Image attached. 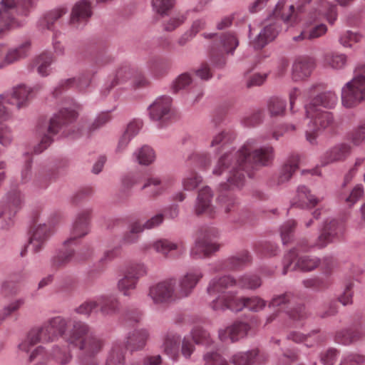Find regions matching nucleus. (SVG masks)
I'll return each instance as SVG.
<instances>
[{
    "label": "nucleus",
    "mask_w": 365,
    "mask_h": 365,
    "mask_svg": "<svg viewBox=\"0 0 365 365\" xmlns=\"http://www.w3.org/2000/svg\"><path fill=\"white\" fill-rule=\"evenodd\" d=\"M256 144V140L249 139L237 153H225L220 158L212 173L221 175L227 173V182L220 185L221 192L240 189L245 184L244 171L250 175L255 166L267 165L272 160L273 148H257Z\"/></svg>",
    "instance_id": "1"
},
{
    "label": "nucleus",
    "mask_w": 365,
    "mask_h": 365,
    "mask_svg": "<svg viewBox=\"0 0 365 365\" xmlns=\"http://www.w3.org/2000/svg\"><path fill=\"white\" fill-rule=\"evenodd\" d=\"M57 336H63L83 351L86 356L82 359L83 365H97L93 356L101 351L104 342L81 321H49L46 327L31 331L28 339L30 344H35L41 340H53Z\"/></svg>",
    "instance_id": "2"
},
{
    "label": "nucleus",
    "mask_w": 365,
    "mask_h": 365,
    "mask_svg": "<svg viewBox=\"0 0 365 365\" xmlns=\"http://www.w3.org/2000/svg\"><path fill=\"white\" fill-rule=\"evenodd\" d=\"M299 2V7L311 4L312 9L305 19L303 30L293 38L294 41L312 40L326 34L327 26L320 21L325 18L330 25H333L338 16L336 6L329 0H300Z\"/></svg>",
    "instance_id": "3"
},
{
    "label": "nucleus",
    "mask_w": 365,
    "mask_h": 365,
    "mask_svg": "<svg viewBox=\"0 0 365 365\" xmlns=\"http://www.w3.org/2000/svg\"><path fill=\"white\" fill-rule=\"evenodd\" d=\"M286 0H279L273 13L262 24V29L257 36L251 41L255 49H261L273 41L282 30V21L292 24L296 21L294 6H285Z\"/></svg>",
    "instance_id": "4"
},
{
    "label": "nucleus",
    "mask_w": 365,
    "mask_h": 365,
    "mask_svg": "<svg viewBox=\"0 0 365 365\" xmlns=\"http://www.w3.org/2000/svg\"><path fill=\"white\" fill-rule=\"evenodd\" d=\"M4 103L20 110L23 106V84H18L0 94V145L8 147L11 144L14 135L11 128L5 122L9 120L13 114L4 105Z\"/></svg>",
    "instance_id": "5"
},
{
    "label": "nucleus",
    "mask_w": 365,
    "mask_h": 365,
    "mask_svg": "<svg viewBox=\"0 0 365 365\" xmlns=\"http://www.w3.org/2000/svg\"><path fill=\"white\" fill-rule=\"evenodd\" d=\"M266 306V301L257 296L237 297L235 292H228L219 295L211 304V308L217 312L230 310L240 312L244 309L254 312L262 310Z\"/></svg>",
    "instance_id": "6"
},
{
    "label": "nucleus",
    "mask_w": 365,
    "mask_h": 365,
    "mask_svg": "<svg viewBox=\"0 0 365 365\" xmlns=\"http://www.w3.org/2000/svg\"><path fill=\"white\" fill-rule=\"evenodd\" d=\"M341 99L346 108L365 103V64H359L355 68L353 78L341 88Z\"/></svg>",
    "instance_id": "7"
},
{
    "label": "nucleus",
    "mask_w": 365,
    "mask_h": 365,
    "mask_svg": "<svg viewBox=\"0 0 365 365\" xmlns=\"http://www.w3.org/2000/svg\"><path fill=\"white\" fill-rule=\"evenodd\" d=\"M314 247H317L316 243L309 244L307 240H301L296 247L284 255L282 274H286L289 271L297 269L309 272L317 268L320 264L319 259L309 255H299L300 251L307 252Z\"/></svg>",
    "instance_id": "8"
},
{
    "label": "nucleus",
    "mask_w": 365,
    "mask_h": 365,
    "mask_svg": "<svg viewBox=\"0 0 365 365\" xmlns=\"http://www.w3.org/2000/svg\"><path fill=\"white\" fill-rule=\"evenodd\" d=\"M75 312L87 317L96 313L100 314L98 317H114L120 314V302L115 297L101 296L96 299L84 302L76 308Z\"/></svg>",
    "instance_id": "9"
},
{
    "label": "nucleus",
    "mask_w": 365,
    "mask_h": 365,
    "mask_svg": "<svg viewBox=\"0 0 365 365\" xmlns=\"http://www.w3.org/2000/svg\"><path fill=\"white\" fill-rule=\"evenodd\" d=\"M262 284L261 278L256 274H244L235 279L230 275H225L220 277L213 278L207 287V292L210 294L226 293L225 291L234 286H237L242 289L254 290Z\"/></svg>",
    "instance_id": "10"
},
{
    "label": "nucleus",
    "mask_w": 365,
    "mask_h": 365,
    "mask_svg": "<svg viewBox=\"0 0 365 365\" xmlns=\"http://www.w3.org/2000/svg\"><path fill=\"white\" fill-rule=\"evenodd\" d=\"M326 86L324 83H317L312 84L306 93L310 98L305 106L307 116H313L314 113L322 110L321 107L333 108L336 105L338 97L334 91H324Z\"/></svg>",
    "instance_id": "11"
},
{
    "label": "nucleus",
    "mask_w": 365,
    "mask_h": 365,
    "mask_svg": "<svg viewBox=\"0 0 365 365\" xmlns=\"http://www.w3.org/2000/svg\"><path fill=\"white\" fill-rule=\"evenodd\" d=\"M220 235L219 230L213 227L202 228L191 248L190 256L193 259H202L210 256L219 250L220 245L215 240Z\"/></svg>",
    "instance_id": "12"
},
{
    "label": "nucleus",
    "mask_w": 365,
    "mask_h": 365,
    "mask_svg": "<svg viewBox=\"0 0 365 365\" xmlns=\"http://www.w3.org/2000/svg\"><path fill=\"white\" fill-rule=\"evenodd\" d=\"M77 116L78 113L74 109L63 108L51 118L39 145L35 148V153H40L46 149L52 143L53 136L56 135L64 126L74 120Z\"/></svg>",
    "instance_id": "13"
},
{
    "label": "nucleus",
    "mask_w": 365,
    "mask_h": 365,
    "mask_svg": "<svg viewBox=\"0 0 365 365\" xmlns=\"http://www.w3.org/2000/svg\"><path fill=\"white\" fill-rule=\"evenodd\" d=\"M292 298L290 293L275 295L269 303V308L276 314V317H288L292 319H300L308 317L307 309L303 304L290 306Z\"/></svg>",
    "instance_id": "14"
},
{
    "label": "nucleus",
    "mask_w": 365,
    "mask_h": 365,
    "mask_svg": "<svg viewBox=\"0 0 365 365\" xmlns=\"http://www.w3.org/2000/svg\"><path fill=\"white\" fill-rule=\"evenodd\" d=\"M238 45L239 40L235 34H222L218 41L211 49L210 56L212 63L218 67L225 65V54H233Z\"/></svg>",
    "instance_id": "15"
},
{
    "label": "nucleus",
    "mask_w": 365,
    "mask_h": 365,
    "mask_svg": "<svg viewBox=\"0 0 365 365\" xmlns=\"http://www.w3.org/2000/svg\"><path fill=\"white\" fill-rule=\"evenodd\" d=\"M176 284L175 278L165 279L150 288L149 296L156 304L176 302L178 301L175 289Z\"/></svg>",
    "instance_id": "16"
},
{
    "label": "nucleus",
    "mask_w": 365,
    "mask_h": 365,
    "mask_svg": "<svg viewBox=\"0 0 365 365\" xmlns=\"http://www.w3.org/2000/svg\"><path fill=\"white\" fill-rule=\"evenodd\" d=\"M38 217V212H35L32 217V225L28 232L29 247L34 253L40 252L53 233V230L50 225L46 224L36 225Z\"/></svg>",
    "instance_id": "17"
},
{
    "label": "nucleus",
    "mask_w": 365,
    "mask_h": 365,
    "mask_svg": "<svg viewBox=\"0 0 365 365\" xmlns=\"http://www.w3.org/2000/svg\"><path fill=\"white\" fill-rule=\"evenodd\" d=\"M21 0L0 1V38L9 30L19 26L16 19Z\"/></svg>",
    "instance_id": "18"
},
{
    "label": "nucleus",
    "mask_w": 365,
    "mask_h": 365,
    "mask_svg": "<svg viewBox=\"0 0 365 365\" xmlns=\"http://www.w3.org/2000/svg\"><path fill=\"white\" fill-rule=\"evenodd\" d=\"M202 277L203 274L199 269H190L182 275L175 285L178 301L189 297Z\"/></svg>",
    "instance_id": "19"
},
{
    "label": "nucleus",
    "mask_w": 365,
    "mask_h": 365,
    "mask_svg": "<svg viewBox=\"0 0 365 365\" xmlns=\"http://www.w3.org/2000/svg\"><path fill=\"white\" fill-rule=\"evenodd\" d=\"M307 117L310 119L312 125L306 130V138L311 144H314L318 131L332 127L334 124L333 115L329 111L319 110L314 113L313 116Z\"/></svg>",
    "instance_id": "20"
},
{
    "label": "nucleus",
    "mask_w": 365,
    "mask_h": 365,
    "mask_svg": "<svg viewBox=\"0 0 365 365\" xmlns=\"http://www.w3.org/2000/svg\"><path fill=\"white\" fill-rule=\"evenodd\" d=\"M254 331L253 325L248 321H235L232 325L219 331L222 341L235 342Z\"/></svg>",
    "instance_id": "21"
},
{
    "label": "nucleus",
    "mask_w": 365,
    "mask_h": 365,
    "mask_svg": "<svg viewBox=\"0 0 365 365\" xmlns=\"http://www.w3.org/2000/svg\"><path fill=\"white\" fill-rule=\"evenodd\" d=\"M213 194L208 186L203 187L198 192L196 202L194 207V212L196 215H206L209 217H214L215 207L212 205Z\"/></svg>",
    "instance_id": "22"
},
{
    "label": "nucleus",
    "mask_w": 365,
    "mask_h": 365,
    "mask_svg": "<svg viewBox=\"0 0 365 365\" xmlns=\"http://www.w3.org/2000/svg\"><path fill=\"white\" fill-rule=\"evenodd\" d=\"M172 98L162 96L157 98L148 108L150 118L154 121H164L171 115Z\"/></svg>",
    "instance_id": "23"
},
{
    "label": "nucleus",
    "mask_w": 365,
    "mask_h": 365,
    "mask_svg": "<svg viewBox=\"0 0 365 365\" xmlns=\"http://www.w3.org/2000/svg\"><path fill=\"white\" fill-rule=\"evenodd\" d=\"M91 213L90 210H85L78 214L73 225L71 237L65 241V246L72 244L76 240L88 233Z\"/></svg>",
    "instance_id": "24"
},
{
    "label": "nucleus",
    "mask_w": 365,
    "mask_h": 365,
    "mask_svg": "<svg viewBox=\"0 0 365 365\" xmlns=\"http://www.w3.org/2000/svg\"><path fill=\"white\" fill-rule=\"evenodd\" d=\"M93 73L86 71L77 77L62 81L54 90V95L58 96L63 91L70 88H74L80 92L85 91L90 86Z\"/></svg>",
    "instance_id": "25"
},
{
    "label": "nucleus",
    "mask_w": 365,
    "mask_h": 365,
    "mask_svg": "<svg viewBox=\"0 0 365 365\" xmlns=\"http://www.w3.org/2000/svg\"><path fill=\"white\" fill-rule=\"evenodd\" d=\"M64 247L65 250L60 251L52 259V264L56 268L64 266L73 259L76 262H82L90 259L93 255V250L91 248L75 255L73 250L68 248V245Z\"/></svg>",
    "instance_id": "26"
},
{
    "label": "nucleus",
    "mask_w": 365,
    "mask_h": 365,
    "mask_svg": "<svg viewBox=\"0 0 365 365\" xmlns=\"http://www.w3.org/2000/svg\"><path fill=\"white\" fill-rule=\"evenodd\" d=\"M344 230V225L342 222L334 219L327 220L316 242L317 247L319 248L324 247L331 242L334 237L341 234Z\"/></svg>",
    "instance_id": "27"
},
{
    "label": "nucleus",
    "mask_w": 365,
    "mask_h": 365,
    "mask_svg": "<svg viewBox=\"0 0 365 365\" xmlns=\"http://www.w3.org/2000/svg\"><path fill=\"white\" fill-rule=\"evenodd\" d=\"M314 68V61L309 56L297 57L292 65V78L294 81H300L310 76Z\"/></svg>",
    "instance_id": "28"
},
{
    "label": "nucleus",
    "mask_w": 365,
    "mask_h": 365,
    "mask_svg": "<svg viewBox=\"0 0 365 365\" xmlns=\"http://www.w3.org/2000/svg\"><path fill=\"white\" fill-rule=\"evenodd\" d=\"M164 220L163 214H158L150 219L148 220L145 223L142 224L139 222H135L130 225V230L124 237V240L128 243H133L137 241V235L142 232L145 229H153L160 225Z\"/></svg>",
    "instance_id": "29"
},
{
    "label": "nucleus",
    "mask_w": 365,
    "mask_h": 365,
    "mask_svg": "<svg viewBox=\"0 0 365 365\" xmlns=\"http://www.w3.org/2000/svg\"><path fill=\"white\" fill-rule=\"evenodd\" d=\"M22 275L21 272L17 271L9 274V275L1 282L0 292L4 297L16 295L21 290Z\"/></svg>",
    "instance_id": "30"
},
{
    "label": "nucleus",
    "mask_w": 365,
    "mask_h": 365,
    "mask_svg": "<svg viewBox=\"0 0 365 365\" xmlns=\"http://www.w3.org/2000/svg\"><path fill=\"white\" fill-rule=\"evenodd\" d=\"M319 202V200L312 195L310 190L304 185L297 188V196L293 200L292 205L302 209H311Z\"/></svg>",
    "instance_id": "31"
},
{
    "label": "nucleus",
    "mask_w": 365,
    "mask_h": 365,
    "mask_svg": "<svg viewBox=\"0 0 365 365\" xmlns=\"http://www.w3.org/2000/svg\"><path fill=\"white\" fill-rule=\"evenodd\" d=\"M351 146L346 143L337 144L327 151L324 155V163L345 160L351 153Z\"/></svg>",
    "instance_id": "32"
},
{
    "label": "nucleus",
    "mask_w": 365,
    "mask_h": 365,
    "mask_svg": "<svg viewBox=\"0 0 365 365\" xmlns=\"http://www.w3.org/2000/svg\"><path fill=\"white\" fill-rule=\"evenodd\" d=\"M150 336L146 329H135L129 333L127 338V349L130 351L142 349Z\"/></svg>",
    "instance_id": "33"
},
{
    "label": "nucleus",
    "mask_w": 365,
    "mask_h": 365,
    "mask_svg": "<svg viewBox=\"0 0 365 365\" xmlns=\"http://www.w3.org/2000/svg\"><path fill=\"white\" fill-rule=\"evenodd\" d=\"M91 16L90 3L84 0L81 1L73 8L71 24L78 27L80 24H85Z\"/></svg>",
    "instance_id": "34"
},
{
    "label": "nucleus",
    "mask_w": 365,
    "mask_h": 365,
    "mask_svg": "<svg viewBox=\"0 0 365 365\" xmlns=\"http://www.w3.org/2000/svg\"><path fill=\"white\" fill-rule=\"evenodd\" d=\"M21 204V192L19 191L12 190L0 201V217H4L9 210V216L15 211Z\"/></svg>",
    "instance_id": "35"
},
{
    "label": "nucleus",
    "mask_w": 365,
    "mask_h": 365,
    "mask_svg": "<svg viewBox=\"0 0 365 365\" xmlns=\"http://www.w3.org/2000/svg\"><path fill=\"white\" fill-rule=\"evenodd\" d=\"M299 156L292 155L284 164L279 173L277 184L281 185L287 182L292 176L293 173L298 169Z\"/></svg>",
    "instance_id": "36"
},
{
    "label": "nucleus",
    "mask_w": 365,
    "mask_h": 365,
    "mask_svg": "<svg viewBox=\"0 0 365 365\" xmlns=\"http://www.w3.org/2000/svg\"><path fill=\"white\" fill-rule=\"evenodd\" d=\"M152 246L156 252L164 256H168V253L173 250H177L179 254L185 251V244L181 241L173 242L167 240H160L153 242Z\"/></svg>",
    "instance_id": "37"
},
{
    "label": "nucleus",
    "mask_w": 365,
    "mask_h": 365,
    "mask_svg": "<svg viewBox=\"0 0 365 365\" xmlns=\"http://www.w3.org/2000/svg\"><path fill=\"white\" fill-rule=\"evenodd\" d=\"M251 255L249 252L244 250L235 256L227 259L220 269L235 270L242 267L251 262Z\"/></svg>",
    "instance_id": "38"
},
{
    "label": "nucleus",
    "mask_w": 365,
    "mask_h": 365,
    "mask_svg": "<svg viewBox=\"0 0 365 365\" xmlns=\"http://www.w3.org/2000/svg\"><path fill=\"white\" fill-rule=\"evenodd\" d=\"M53 61V54L43 52L38 56L31 64V68H36L38 73L42 76H46L51 71V64Z\"/></svg>",
    "instance_id": "39"
},
{
    "label": "nucleus",
    "mask_w": 365,
    "mask_h": 365,
    "mask_svg": "<svg viewBox=\"0 0 365 365\" xmlns=\"http://www.w3.org/2000/svg\"><path fill=\"white\" fill-rule=\"evenodd\" d=\"M168 187V182L158 177L148 178L142 189H148L149 195L153 197L160 195Z\"/></svg>",
    "instance_id": "40"
},
{
    "label": "nucleus",
    "mask_w": 365,
    "mask_h": 365,
    "mask_svg": "<svg viewBox=\"0 0 365 365\" xmlns=\"http://www.w3.org/2000/svg\"><path fill=\"white\" fill-rule=\"evenodd\" d=\"M141 127L142 123L138 120L132 121L128 125L125 131L118 141V152H122L125 150L130 140L138 134Z\"/></svg>",
    "instance_id": "41"
},
{
    "label": "nucleus",
    "mask_w": 365,
    "mask_h": 365,
    "mask_svg": "<svg viewBox=\"0 0 365 365\" xmlns=\"http://www.w3.org/2000/svg\"><path fill=\"white\" fill-rule=\"evenodd\" d=\"M66 13V11L64 9L53 10L46 13L39 20V27L41 29L53 30L54 24Z\"/></svg>",
    "instance_id": "42"
},
{
    "label": "nucleus",
    "mask_w": 365,
    "mask_h": 365,
    "mask_svg": "<svg viewBox=\"0 0 365 365\" xmlns=\"http://www.w3.org/2000/svg\"><path fill=\"white\" fill-rule=\"evenodd\" d=\"M180 337L173 333H168L163 341V348L164 352L175 359L178 355Z\"/></svg>",
    "instance_id": "43"
},
{
    "label": "nucleus",
    "mask_w": 365,
    "mask_h": 365,
    "mask_svg": "<svg viewBox=\"0 0 365 365\" xmlns=\"http://www.w3.org/2000/svg\"><path fill=\"white\" fill-rule=\"evenodd\" d=\"M23 56V43L11 46L5 49L4 68L21 61Z\"/></svg>",
    "instance_id": "44"
},
{
    "label": "nucleus",
    "mask_w": 365,
    "mask_h": 365,
    "mask_svg": "<svg viewBox=\"0 0 365 365\" xmlns=\"http://www.w3.org/2000/svg\"><path fill=\"white\" fill-rule=\"evenodd\" d=\"M324 65L334 69H342L346 64L347 56L339 53H329L324 56Z\"/></svg>",
    "instance_id": "45"
},
{
    "label": "nucleus",
    "mask_w": 365,
    "mask_h": 365,
    "mask_svg": "<svg viewBox=\"0 0 365 365\" xmlns=\"http://www.w3.org/2000/svg\"><path fill=\"white\" fill-rule=\"evenodd\" d=\"M138 281L135 277H130L123 273V277L120 279L117 284L118 291L125 297L132 294V292L136 289Z\"/></svg>",
    "instance_id": "46"
},
{
    "label": "nucleus",
    "mask_w": 365,
    "mask_h": 365,
    "mask_svg": "<svg viewBox=\"0 0 365 365\" xmlns=\"http://www.w3.org/2000/svg\"><path fill=\"white\" fill-rule=\"evenodd\" d=\"M347 139L355 146L365 142V120L361 121L346 135Z\"/></svg>",
    "instance_id": "47"
},
{
    "label": "nucleus",
    "mask_w": 365,
    "mask_h": 365,
    "mask_svg": "<svg viewBox=\"0 0 365 365\" xmlns=\"http://www.w3.org/2000/svg\"><path fill=\"white\" fill-rule=\"evenodd\" d=\"M130 76L131 73L128 67L125 66L118 69L115 76L111 80L110 83H109L108 85H106L105 88L101 91L102 95L106 96L113 86L118 84L119 83L125 81L127 79L130 78Z\"/></svg>",
    "instance_id": "48"
},
{
    "label": "nucleus",
    "mask_w": 365,
    "mask_h": 365,
    "mask_svg": "<svg viewBox=\"0 0 365 365\" xmlns=\"http://www.w3.org/2000/svg\"><path fill=\"white\" fill-rule=\"evenodd\" d=\"M258 353L257 349L237 353L232 356V362L234 365H250L255 361Z\"/></svg>",
    "instance_id": "49"
},
{
    "label": "nucleus",
    "mask_w": 365,
    "mask_h": 365,
    "mask_svg": "<svg viewBox=\"0 0 365 365\" xmlns=\"http://www.w3.org/2000/svg\"><path fill=\"white\" fill-rule=\"evenodd\" d=\"M125 347L121 344H115L107 359L106 365H123L125 361Z\"/></svg>",
    "instance_id": "50"
},
{
    "label": "nucleus",
    "mask_w": 365,
    "mask_h": 365,
    "mask_svg": "<svg viewBox=\"0 0 365 365\" xmlns=\"http://www.w3.org/2000/svg\"><path fill=\"white\" fill-rule=\"evenodd\" d=\"M364 334L362 331L359 330H346L338 332L336 335V341L338 343L347 345L359 340Z\"/></svg>",
    "instance_id": "51"
},
{
    "label": "nucleus",
    "mask_w": 365,
    "mask_h": 365,
    "mask_svg": "<svg viewBox=\"0 0 365 365\" xmlns=\"http://www.w3.org/2000/svg\"><path fill=\"white\" fill-rule=\"evenodd\" d=\"M365 355L357 352H349L342 356L338 365H364Z\"/></svg>",
    "instance_id": "52"
},
{
    "label": "nucleus",
    "mask_w": 365,
    "mask_h": 365,
    "mask_svg": "<svg viewBox=\"0 0 365 365\" xmlns=\"http://www.w3.org/2000/svg\"><path fill=\"white\" fill-rule=\"evenodd\" d=\"M267 106L271 115H280L285 111L286 101L278 97H272L269 100Z\"/></svg>",
    "instance_id": "53"
},
{
    "label": "nucleus",
    "mask_w": 365,
    "mask_h": 365,
    "mask_svg": "<svg viewBox=\"0 0 365 365\" xmlns=\"http://www.w3.org/2000/svg\"><path fill=\"white\" fill-rule=\"evenodd\" d=\"M136 159L141 165L152 163L155 158L153 150L149 146H143L138 153H135Z\"/></svg>",
    "instance_id": "54"
},
{
    "label": "nucleus",
    "mask_w": 365,
    "mask_h": 365,
    "mask_svg": "<svg viewBox=\"0 0 365 365\" xmlns=\"http://www.w3.org/2000/svg\"><path fill=\"white\" fill-rule=\"evenodd\" d=\"M124 274L130 277H135L138 281L140 278L147 274V267L143 263H132L125 268Z\"/></svg>",
    "instance_id": "55"
},
{
    "label": "nucleus",
    "mask_w": 365,
    "mask_h": 365,
    "mask_svg": "<svg viewBox=\"0 0 365 365\" xmlns=\"http://www.w3.org/2000/svg\"><path fill=\"white\" fill-rule=\"evenodd\" d=\"M202 182V178L195 172H191L182 180V186L185 190L191 191Z\"/></svg>",
    "instance_id": "56"
},
{
    "label": "nucleus",
    "mask_w": 365,
    "mask_h": 365,
    "mask_svg": "<svg viewBox=\"0 0 365 365\" xmlns=\"http://www.w3.org/2000/svg\"><path fill=\"white\" fill-rule=\"evenodd\" d=\"M297 226V222L290 220L284 222L280 228V235L283 244L288 243L293 237V233Z\"/></svg>",
    "instance_id": "57"
},
{
    "label": "nucleus",
    "mask_w": 365,
    "mask_h": 365,
    "mask_svg": "<svg viewBox=\"0 0 365 365\" xmlns=\"http://www.w3.org/2000/svg\"><path fill=\"white\" fill-rule=\"evenodd\" d=\"M233 138V135L231 133L225 130L221 131L213 136L210 143V147L219 149L230 143Z\"/></svg>",
    "instance_id": "58"
},
{
    "label": "nucleus",
    "mask_w": 365,
    "mask_h": 365,
    "mask_svg": "<svg viewBox=\"0 0 365 365\" xmlns=\"http://www.w3.org/2000/svg\"><path fill=\"white\" fill-rule=\"evenodd\" d=\"M189 160L203 169H207L211 163L210 157L206 153H195L190 156Z\"/></svg>",
    "instance_id": "59"
},
{
    "label": "nucleus",
    "mask_w": 365,
    "mask_h": 365,
    "mask_svg": "<svg viewBox=\"0 0 365 365\" xmlns=\"http://www.w3.org/2000/svg\"><path fill=\"white\" fill-rule=\"evenodd\" d=\"M219 200L226 214H230L237 210L238 202L235 197L232 196L225 197L221 195Z\"/></svg>",
    "instance_id": "60"
},
{
    "label": "nucleus",
    "mask_w": 365,
    "mask_h": 365,
    "mask_svg": "<svg viewBox=\"0 0 365 365\" xmlns=\"http://www.w3.org/2000/svg\"><path fill=\"white\" fill-rule=\"evenodd\" d=\"M255 250L257 253L262 255L272 256L276 254L277 247L269 242H261L255 245Z\"/></svg>",
    "instance_id": "61"
},
{
    "label": "nucleus",
    "mask_w": 365,
    "mask_h": 365,
    "mask_svg": "<svg viewBox=\"0 0 365 365\" xmlns=\"http://www.w3.org/2000/svg\"><path fill=\"white\" fill-rule=\"evenodd\" d=\"M153 9L161 15L167 14L175 4L174 0H153Z\"/></svg>",
    "instance_id": "62"
},
{
    "label": "nucleus",
    "mask_w": 365,
    "mask_h": 365,
    "mask_svg": "<svg viewBox=\"0 0 365 365\" xmlns=\"http://www.w3.org/2000/svg\"><path fill=\"white\" fill-rule=\"evenodd\" d=\"M192 339L196 344H209L210 334L209 333L200 327H196L192 331Z\"/></svg>",
    "instance_id": "63"
},
{
    "label": "nucleus",
    "mask_w": 365,
    "mask_h": 365,
    "mask_svg": "<svg viewBox=\"0 0 365 365\" xmlns=\"http://www.w3.org/2000/svg\"><path fill=\"white\" fill-rule=\"evenodd\" d=\"M205 365H229L228 362L217 352H208L204 356Z\"/></svg>",
    "instance_id": "64"
}]
</instances>
